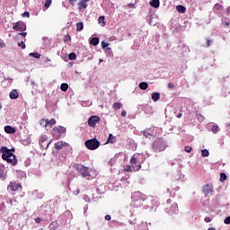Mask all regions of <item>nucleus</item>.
<instances>
[{
	"label": "nucleus",
	"instance_id": "9",
	"mask_svg": "<svg viewBox=\"0 0 230 230\" xmlns=\"http://www.w3.org/2000/svg\"><path fill=\"white\" fill-rule=\"evenodd\" d=\"M13 30H15V31H26V23H24V22L19 21L14 23Z\"/></svg>",
	"mask_w": 230,
	"mask_h": 230
},
{
	"label": "nucleus",
	"instance_id": "21",
	"mask_svg": "<svg viewBox=\"0 0 230 230\" xmlns=\"http://www.w3.org/2000/svg\"><path fill=\"white\" fill-rule=\"evenodd\" d=\"M90 44H92V46H98V44H100V39L96 37L92 38V40H90Z\"/></svg>",
	"mask_w": 230,
	"mask_h": 230
},
{
	"label": "nucleus",
	"instance_id": "11",
	"mask_svg": "<svg viewBox=\"0 0 230 230\" xmlns=\"http://www.w3.org/2000/svg\"><path fill=\"white\" fill-rule=\"evenodd\" d=\"M8 190H11V191H18L19 188H22V185L21 183H17L15 181H11L10 184L8 185Z\"/></svg>",
	"mask_w": 230,
	"mask_h": 230
},
{
	"label": "nucleus",
	"instance_id": "15",
	"mask_svg": "<svg viewBox=\"0 0 230 230\" xmlns=\"http://www.w3.org/2000/svg\"><path fill=\"white\" fill-rule=\"evenodd\" d=\"M51 144V142L48 141V138L46 137H41L40 139V145L42 146V148H48V146H49V145Z\"/></svg>",
	"mask_w": 230,
	"mask_h": 230
},
{
	"label": "nucleus",
	"instance_id": "29",
	"mask_svg": "<svg viewBox=\"0 0 230 230\" xmlns=\"http://www.w3.org/2000/svg\"><path fill=\"white\" fill-rule=\"evenodd\" d=\"M219 130H220V128L218 127V125L212 126L211 132L213 134H217V132H218Z\"/></svg>",
	"mask_w": 230,
	"mask_h": 230
},
{
	"label": "nucleus",
	"instance_id": "16",
	"mask_svg": "<svg viewBox=\"0 0 230 230\" xmlns=\"http://www.w3.org/2000/svg\"><path fill=\"white\" fill-rule=\"evenodd\" d=\"M11 100H17L19 98V92H17L15 89L12 90L9 94Z\"/></svg>",
	"mask_w": 230,
	"mask_h": 230
},
{
	"label": "nucleus",
	"instance_id": "39",
	"mask_svg": "<svg viewBox=\"0 0 230 230\" xmlns=\"http://www.w3.org/2000/svg\"><path fill=\"white\" fill-rule=\"evenodd\" d=\"M102 49H106V48H109V43L105 41H102Z\"/></svg>",
	"mask_w": 230,
	"mask_h": 230
},
{
	"label": "nucleus",
	"instance_id": "34",
	"mask_svg": "<svg viewBox=\"0 0 230 230\" xmlns=\"http://www.w3.org/2000/svg\"><path fill=\"white\" fill-rule=\"evenodd\" d=\"M64 42H71V35L66 34L64 38Z\"/></svg>",
	"mask_w": 230,
	"mask_h": 230
},
{
	"label": "nucleus",
	"instance_id": "58",
	"mask_svg": "<svg viewBox=\"0 0 230 230\" xmlns=\"http://www.w3.org/2000/svg\"><path fill=\"white\" fill-rule=\"evenodd\" d=\"M226 26H229V22H226Z\"/></svg>",
	"mask_w": 230,
	"mask_h": 230
},
{
	"label": "nucleus",
	"instance_id": "60",
	"mask_svg": "<svg viewBox=\"0 0 230 230\" xmlns=\"http://www.w3.org/2000/svg\"><path fill=\"white\" fill-rule=\"evenodd\" d=\"M226 12H227V13H230L229 9H227V11H226Z\"/></svg>",
	"mask_w": 230,
	"mask_h": 230
},
{
	"label": "nucleus",
	"instance_id": "25",
	"mask_svg": "<svg viewBox=\"0 0 230 230\" xmlns=\"http://www.w3.org/2000/svg\"><path fill=\"white\" fill-rule=\"evenodd\" d=\"M107 143H116V137L112 134H110L107 139Z\"/></svg>",
	"mask_w": 230,
	"mask_h": 230
},
{
	"label": "nucleus",
	"instance_id": "35",
	"mask_svg": "<svg viewBox=\"0 0 230 230\" xmlns=\"http://www.w3.org/2000/svg\"><path fill=\"white\" fill-rule=\"evenodd\" d=\"M31 57H33L34 58H40V54L37 52H33L30 54Z\"/></svg>",
	"mask_w": 230,
	"mask_h": 230
},
{
	"label": "nucleus",
	"instance_id": "40",
	"mask_svg": "<svg viewBox=\"0 0 230 230\" xmlns=\"http://www.w3.org/2000/svg\"><path fill=\"white\" fill-rule=\"evenodd\" d=\"M69 4H71V6H75V4H76V3H78V0H68Z\"/></svg>",
	"mask_w": 230,
	"mask_h": 230
},
{
	"label": "nucleus",
	"instance_id": "30",
	"mask_svg": "<svg viewBox=\"0 0 230 230\" xmlns=\"http://www.w3.org/2000/svg\"><path fill=\"white\" fill-rule=\"evenodd\" d=\"M225 181H227V175L226 174V172H221L220 173V181L225 182Z\"/></svg>",
	"mask_w": 230,
	"mask_h": 230
},
{
	"label": "nucleus",
	"instance_id": "59",
	"mask_svg": "<svg viewBox=\"0 0 230 230\" xmlns=\"http://www.w3.org/2000/svg\"><path fill=\"white\" fill-rule=\"evenodd\" d=\"M226 12H227V13H230L229 9H227V11H226Z\"/></svg>",
	"mask_w": 230,
	"mask_h": 230
},
{
	"label": "nucleus",
	"instance_id": "56",
	"mask_svg": "<svg viewBox=\"0 0 230 230\" xmlns=\"http://www.w3.org/2000/svg\"><path fill=\"white\" fill-rule=\"evenodd\" d=\"M0 179H3V172H0Z\"/></svg>",
	"mask_w": 230,
	"mask_h": 230
},
{
	"label": "nucleus",
	"instance_id": "10",
	"mask_svg": "<svg viewBox=\"0 0 230 230\" xmlns=\"http://www.w3.org/2000/svg\"><path fill=\"white\" fill-rule=\"evenodd\" d=\"M139 170H141V164H137V166L126 165L124 167V172H139Z\"/></svg>",
	"mask_w": 230,
	"mask_h": 230
},
{
	"label": "nucleus",
	"instance_id": "14",
	"mask_svg": "<svg viewBox=\"0 0 230 230\" xmlns=\"http://www.w3.org/2000/svg\"><path fill=\"white\" fill-rule=\"evenodd\" d=\"M90 0H80L78 3V10H85L87 8V3H89Z\"/></svg>",
	"mask_w": 230,
	"mask_h": 230
},
{
	"label": "nucleus",
	"instance_id": "26",
	"mask_svg": "<svg viewBox=\"0 0 230 230\" xmlns=\"http://www.w3.org/2000/svg\"><path fill=\"white\" fill-rule=\"evenodd\" d=\"M98 22L101 26H105V16H100L98 19Z\"/></svg>",
	"mask_w": 230,
	"mask_h": 230
},
{
	"label": "nucleus",
	"instance_id": "31",
	"mask_svg": "<svg viewBox=\"0 0 230 230\" xmlns=\"http://www.w3.org/2000/svg\"><path fill=\"white\" fill-rule=\"evenodd\" d=\"M201 155L202 157H209V151L208 149L201 150Z\"/></svg>",
	"mask_w": 230,
	"mask_h": 230
},
{
	"label": "nucleus",
	"instance_id": "38",
	"mask_svg": "<svg viewBox=\"0 0 230 230\" xmlns=\"http://www.w3.org/2000/svg\"><path fill=\"white\" fill-rule=\"evenodd\" d=\"M214 8H215V10L220 11V10H222V4H216L214 5Z\"/></svg>",
	"mask_w": 230,
	"mask_h": 230
},
{
	"label": "nucleus",
	"instance_id": "13",
	"mask_svg": "<svg viewBox=\"0 0 230 230\" xmlns=\"http://www.w3.org/2000/svg\"><path fill=\"white\" fill-rule=\"evenodd\" d=\"M56 150H62L64 146H69V145L64 141H58L54 144Z\"/></svg>",
	"mask_w": 230,
	"mask_h": 230
},
{
	"label": "nucleus",
	"instance_id": "17",
	"mask_svg": "<svg viewBox=\"0 0 230 230\" xmlns=\"http://www.w3.org/2000/svg\"><path fill=\"white\" fill-rule=\"evenodd\" d=\"M151 98L153 100V102H159V100H161V93L155 92L153 93L151 95Z\"/></svg>",
	"mask_w": 230,
	"mask_h": 230
},
{
	"label": "nucleus",
	"instance_id": "46",
	"mask_svg": "<svg viewBox=\"0 0 230 230\" xmlns=\"http://www.w3.org/2000/svg\"><path fill=\"white\" fill-rule=\"evenodd\" d=\"M168 88L169 89H174L175 88V84H172V83H169L168 84Z\"/></svg>",
	"mask_w": 230,
	"mask_h": 230
},
{
	"label": "nucleus",
	"instance_id": "44",
	"mask_svg": "<svg viewBox=\"0 0 230 230\" xmlns=\"http://www.w3.org/2000/svg\"><path fill=\"white\" fill-rule=\"evenodd\" d=\"M204 221H205L207 224H209V222H211V217H206L204 218Z\"/></svg>",
	"mask_w": 230,
	"mask_h": 230
},
{
	"label": "nucleus",
	"instance_id": "3",
	"mask_svg": "<svg viewBox=\"0 0 230 230\" xmlns=\"http://www.w3.org/2000/svg\"><path fill=\"white\" fill-rule=\"evenodd\" d=\"M153 150L155 152H164L166 150V142L163 138H157L153 143Z\"/></svg>",
	"mask_w": 230,
	"mask_h": 230
},
{
	"label": "nucleus",
	"instance_id": "2",
	"mask_svg": "<svg viewBox=\"0 0 230 230\" xmlns=\"http://www.w3.org/2000/svg\"><path fill=\"white\" fill-rule=\"evenodd\" d=\"M75 168L77 172H79L82 177L88 178V179H94L96 177V171L82 164H76Z\"/></svg>",
	"mask_w": 230,
	"mask_h": 230
},
{
	"label": "nucleus",
	"instance_id": "37",
	"mask_svg": "<svg viewBox=\"0 0 230 230\" xmlns=\"http://www.w3.org/2000/svg\"><path fill=\"white\" fill-rule=\"evenodd\" d=\"M52 0H46L45 8H49L51 6Z\"/></svg>",
	"mask_w": 230,
	"mask_h": 230
},
{
	"label": "nucleus",
	"instance_id": "52",
	"mask_svg": "<svg viewBox=\"0 0 230 230\" xmlns=\"http://www.w3.org/2000/svg\"><path fill=\"white\" fill-rule=\"evenodd\" d=\"M19 35H21L22 37H26V35H28V33L27 32H21V33H19Z\"/></svg>",
	"mask_w": 230,
	"mask_h": 230
},
{
	"label": "nucleus",
	"instance_id": "55",
	"mask_svg": "<svg viewBox=\"0 0 230 230\" xmlns=\"http://www.w3.org/2000/svg\"><path fill=\"white\" fill-rule=\"evenodd\" d=\"M208 230H217L215 227H209Z\"/></svg>",
	"mask_w": 230,
	"mask_h": 230
},
{
	"label": "nucleus",
	"instance_id": "50",
	"mask_svg": "<svg viewBox=\"0 0 230 230\" xmlns=\"http://www.w3.org/2000/svg\"><path fill=\"white\" fill-rule=\"evenodd\" d=\"M121 116H122V118H125L127 116V111H121Z\"/></svg>",
	"mask_w": 230,
	"mask_h": 230
},
{
	"label": "nucleus",
	"instance_id": "22",
	"mask_svg": "<svg viewBox=\"0 0 230 230\" xmlns=\"http://www.w3.org/2000/svg\"><path fill=\"white\" fill-rule=\"evenodd\" d=\"M139 88L142 90V91H146V89H148V83L146 82H142L139 84Z\"/></svg>",
	"mask_w": 230,
	"mask_h": 230
},
{
	"label": "nucleus",
	"instance_id": "32",
	"mask_svg": "<svg viewBox=\"0 0 230 230\" xmlns=\"http://www.w3.org/2000/svg\"><path fill=\"white\" fill-rule=\"evenodd\" d=\"M69 60H76V53L72 52L68 55Z\"/></svg>",
	"mask_w": 230,
	"mask_h": 230
},
{
	"label": "nucleus",
	"instance_id": "47",
	"mask_svg": "<svg viewBox=\"0 0 230 230\" xmlns=\"http://www.w3.org/2000/svg\"><path fill=\"white\" fill-rule=\"evenodd\" d=\"M128 8H136V4H128Z\"/></svg>",
	"mask_w": 230,
	"mask_h": 230
},
{
	"label": "nucleus",
	"instance_id": "42",
	"mask_svg": "<svg viewBox=\"0 0 230 230\" xmlns=\"http://www.w3.org/2000/svg\"><path fill=\"white\" fill-rule=\"evenodd\" d=\"M224 224H226V226H229V224H230V217H226V219L224 220Z\"/></svg>",
	"mask_w": 230,
	"mask_h": 230
},
{
	"label": "nucleus",
	"instance_id": "27",
	"mask_svg": "<svg viewBox=\"0 0 230 230\" xmlns=\"http://www.w3.org/2000/svg\"><path fill=\"white\" fill-rule=\"evenodd\" d=\"M84 30V22H79L76 23V31H82Z\"/></svg>",
	"mask_w": 230,
	"mask_h": 230
},
{
	"label": "nucleus",
	"instance_id": "1",
	"mask_svg": "<svg viewBox=\"0 0 230 230\" xmlns=\"http://www.w3.org/2000/svg\"><path fill=\"white\" fill-rule=\"evenodd\" d=\"M0 154H2V159L6 161L9 164H12V166H15V164H17V158L15 157V155H13L12 150L8 149V147L2 146L0 148Z\"/></svg>",
	"mask_w": 230,
	"mask_h": 230
},
{
	"label": "nucleus",
	"instance_id": "53",
	"mask_svg": "<svg viewBox=\"0 0 230 230\" xmlns=\"http://www.w3.org/2000/svg\"><path fill=\"white\" fill-rule=\"evenodd\" d=\"M177 118L179 119L182 118V113H178Z\"/></svg>",
	"mask_w": 230,
	"mask_h": 230
},
{
	"label": "nucleus",
	"instance_id": "19",
	"mask_svg": "<svg viewBox=\"0 0 230 230\" xmlns=\"http://www.w3.org/2000/svg\"><path fill=\"white\" fill-rule=\"evenodd\" d=\"M4 132H6V134H15V128H13L12 126H5Z\"/></svg>",
	"mask_w": 230,
	"mask_h": 230
},
{
	"label": "nucleus",
	"instance_id": "28",
	"mask_svg": "<svg viewBox=\"0 0 230 230\" xmlns=\"http://www.w3.org/2000/svg\"><path fill=\"white\" fill-rule=\"evenodd\" d=\"M60 89H61V91L66 93L67 91V89H69V84H67L66 83H63L60 86Z\"/></svg>",
	"mask_w": 230,
	"mask_h": 230
},
{
	"label": "nucleus",
	"instance_id": "48",
	"mask_svg": "<svg viewBox=\"0 0 230 230\" xmlns=\"http://www.w3.org/2000/svg\"><path fill=\"white\" fill-rule=\"evenodd\" d=\"M211 40H207V46L206 48H209V46H211Z\"/></svg>",
	"mask_w": 230,
	"mask_h": 230
},
{
	"label": "nucleus",
	"instance_id": "41",
	"mask_svg": "<svg viewBox=\"0 0 230 230\" xmlns=\"http://www.w3.org/2000/svg\"><path fill=\"white\" fill-rule=\"evenodd\" d=\"M3 48H6V44L0 39V49H3Z\"/></svg>",
	"mask_w": 230,
	"mask_h": 230
},
{
	"label": "nucleus",
	"instance_id": "51",
	"mask_svg": "<svg viewBox=\"0 0 230 230\" xmlns=\"http://www.w3.org/2000/svg\"><path fill=\"white\" fill-rule=\"evenodd\" d=\"M111 215H106L105 216V220H107V221H110L111 220Z\"/></svg>",
	"mask_w": 230,
	"mask_h": 230
},
{
	"label": "nucleus",
	"instance_id": "5",
	"mask_svg": "<svg viewBox=\"0 0 230 230\" xmlns=\"http://www.w3.org/2000/svg\"><path fill=\"white\" fill-rule=\"evenodd\" d=\"M84 146L88 150H96L100 147V141L96 138L88 139L84 142Z\"/></svg>",
	"mask_w": 230,
	"mask_h": 230
},
{
	"label": "nucleus",
	"instance_id": "7",
	"mask_svg": "<svg viewBox=\"0 0 230 230\" xmlns=\"http://www.w3.org/2000/svg\"><path fill=\"white\" fill-rule=\"evenodd\" d=\"M66 128L62 126L54 127L52 129V134L53 136H56V137H61L62 134H66Z\"/></svg>",
	"mask_w": 230,
	"mask_h": 230
},
{
	"label": "nucleus",
	"instance_id": "12",
	"mask_svg": "<svg viewBox=\"0 0 230 230\" xmlns=\"http://www.w3.org/2000/svg\"><path fill=\"white\" fill-rule=\"evenodd\" d=\"M213 184H207L202 187V192L204 195H209V193H213Z\"/></svg>",
	"mask_w": 230,
	"mask_h": 230
},
{
	"label": "nucleus",
	"instance_id": "20",
	"mask_svg": "<svg viewBox=\"0 0 230 230\" xmlns=\"http://www.w3.org/2000/svg\"><path fill=\"white\" fill-rule=\"evenodd\" d=\"M176 10L179 13H186V7L184 5H177Z\"/></svg>",
	"mask_w": 230,
	"mask_h": 230
},
{
	"label": "nucleus",
	"instance_id": "33",
	"mask_svg": "<svg viewBox=\"0 0 230 230\" xmlns=\"http://www.w3.org/2000/svg\"><path fill=\"white\" fill-rule=\"evenodd\" d=\"M141 134H143V136L146 137V138H148V137H150V136H152V133L148 132L147 130L141 131Z\"/></svg>",
	"mask_w": 230,
	"mask_h": 230
},
{
	"label": "nucleus",
	"instance_id": "54",
	"mask_svg": "<svg viewBox=\"0 0 230 230\" xmlns=\"http://www.w3.org/2000/svg\"><path fill=\"white\" fill-rule=\"evenodd\" d=\"M9 202H10L11 206L13 205V199H10Z\"/></svg>",
	"mask_w": 230,
	"mask_h": 230
},
{
	"label": "nucleus",
	"instance_id": "8",
	"mask_svg": "<svg viewBox=\"0 0 230 230\" xmlns=\"http://www.w3.org/2000/svg\"><path fill=\"white\" fill-rule=\"evenodd\" d=\"M101 121H102V119L94 115L88 119V125L89 127H92L93 128H94V127H96V124L100 123Z\"/></svg>",
	"mask_w": 230,
	"mask_h": 230
},
{
	"label": "nucleus",
	"instance_id": "57",
	"mask_svg": "<svg viewBox=\"0 0 230 230\" xmlns=\"http://www.w3.org/2000/svg\"><path fill=\"white\" fill-rule=\"evenodd\" d=\"M1 109H3V104L0 103V111H1Z\"/></svg>",
	"mask_w": 230,
	"mask_h": 230
},
{
	"label": "nucleus",
	"instance_id": "49",
	"mask_svg": "<svg viewBox=\"0 0 230 230\" xmlns=\"http://www.w3.org/2000/svg\"><path fill=\"white\" fill-rule=\"evenodd\" d=\"M35 222H36L37 224H40V222H42V219H41L40 217H37V218L35 219Z\"/></svg>",
	"mask_w": 230,
	"mask_h": 230
},
{
	"label": "nucleus",
	"instance_id": "61",
	"mask_svg": "<svg viewBox=\"0 0 230 230\" xmlns=\"http://www.w3.org/2000/svg\"><path fill=\"white\" fill-rule=\"evenodd\" d=\"M13 152H15V149H12Z\"/></svg>",
	"mask_w": 230,
	"mask_h": 230
},
{
	"label": "nucleus",
	"instance_id": "43",
	"mask_svg": "<svg viewBox=\"0 0 230 230\" xmlns=\"http://www.w3.org/2000/svg\"><path fill=\"white\" fill-rule=\"evenodd\" d=\"M185 152H187V154H190L191 152V146H185Z\"/></svg>",
	"mask_w": 230,
	"mask_h": 230
},
{
	"label": "nucleus",
	"instance_id": "36",
	"mask_svg": "<svg viewBox=\"0 0 230 230\" xmlns=\"http://www.w3.org/2000/svg\"><path fill=\"white\" fill-rule=\"evenodd\" d=\"M19 48H22V49H26V44H24V41H21L18 43Z\"/></svg>",
	"mask_w": 230,
	"mask_h": 230
},
{
	"label": "nucleus",
	"instance_id": "23",
	"mask_svg": "<svg viewBox=\"0 0 230 230\" xmlns=\"http://www.w3.org/2000/svg\"><path fill=\"white\" fill-rule=\"evenodd\" d=\"M121 107H122L121 102H115L112 105L113 111H119V109H121Z\"/></svg>",
	"mask_w": 230,
	"mask_h": 230
},
{
	"label": "nucleus",
	"instance_id": "24",
	"mask_svg": "<svg viewBox=\"0 0 230 230\" xmlns=\"http://www.w3.org/2000/svg\"><path fill=\"white\" fill-rule=\"evenodd\" d=\"M137 155H134L132 157H131V159H130V164H137Z\"/></svg>",
	"mask_w": 230,
	"mask_h": 230
},
{
	"label": "nucleus",
	"instance_id": "45",
	"mask_svg": "<svg viewBox=\"0 0 230 230\" xmlns=\"http://www.w3.org/2000/svg\"><path fill=\"white\" fill-rule=\"evenodd\" d=\"M22 17H30V12H24V13L22 14Z\"/></svg>",
	"mask_w": 230,
	"mask_h": 230
},
{
	"label": "nucleus",
	"instance_id": "18",
	"mask_svg": "<svg viewBox=\"0 0 230 230\" xmlns=\"http://www.w3.org/2000/svg\"><path fill=\"white\" fill-rule=\"evenodd\" d=\"M149 4L153 7V8H159L161 2L159 0H151L149 2Z\"/></svg>",
	"mask_w": 230,
	"mask_h": 230
},
{
	"label": "nucleus",
	"instance_id": "4",
	"mask_svg": "<svg viewBox=\"0 0 230 230\" xmlns=\"http://www.w3.org/2000/svg\"><path fill=\"white\" fill-rule=\"evenodd\" d=\"M165 211L168 215H175L179 211V206L175 202L172 203V199H168Z\"/></svg>",
	"mask_w": 230,
	"mask_h": 230
},
{
	"label": "nucleus",
	"instance_id": "6",
	"mask_svg": "<svg viewBox=\"0 0 230 230\" xmlns=\"http://www.w3.org/2000/svg\"><path fill=\"white\" fill-rule=\"evenodd\" d=\"M40 125L44 127V128H52L54 125H57V120L55 119H41L40 120Z\"/></svg>",
	"mask_w": 230,
	"mask_h": 230
}]
</instances>
